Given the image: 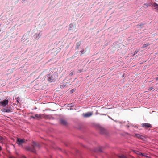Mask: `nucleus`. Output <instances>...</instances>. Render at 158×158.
<instances>
[{
	"label": "nucleus",
	"instance_id": "nucleus-1",
	"mask_svg": "<svg viewBox=\"0 0 158 158\" xmlns=\"http://www.w3.org/2000/svg\"><path fill=\"white\" fill-rule=\"evenodd\" d=\"M32 146V148L28 146L26 147V149L28 151L34 153H35L36 152V148L39 149L40 148V144L36 143L35 142H33Z\"/></svg>",
	"mask_w": 158,
	"mask_h": 158
},
{
	"label": "nucleus",
	"instance_id": "nucleus-2",
	"mask_svg": "<svg viewBox=\"0 0 158 158\" xmlns=\"http://www.w3.org/2000/svg\"><path fill=\"white\" fill-rule=\"evenodd\" d=\"M57 76V74L56 73H54L53 75L51 74L48 75L47 76L48 81L50 82L54 81Z\"/></svg>",
	"mask_w": 158,
	"mask_h": 158
},
{
	"label": "nucleus",
	"instance_id": "nucleus-3",
	"mask_svg": "<svg viewBox=\"0 0 158 158\" xmlns=\"http://www.w3.org/2000/svg\"><path fill=\"white\" fill-rule=\"evenodd\" d=\"M8 101L7 99H5L0 102V106L5 107L8 105Z\"/></svg>",
	"mask_w": 158,
	"mask_h": 158
},
{
	"label": "nucleus",
	"instance_id": "nucleus-4",
	"mask_svg": "<svg viewBox=\"0 0 158 158\" xmlns=\"http://www.w3.org/2000/svg\"><path fill=\"white\" fill-rule=\"evenodd\" d=\"M99 130L100 133L102 134L107 135V132L106 130L101 127H99Z\"/></svg>",
	"mask_w": 158,
	"mask_h": 158
},
{
	"label": "nucleus",
	"instance_id": "nucleus-5",
	"mask_svg": "<svg viewBox=\"0 0 158 158\" xmlns=\"http://www.w3.org/2000/svg\"><path fill=\"white\" fill-rule=\"evenodd\" d=\"M16 143L19 145H22L23 144L25 143V140L24 139L17 138Z\"/></svg>",
	"mask_w": 158,
	"mask_h": 158
},
{
	"label": "nucleus",
	"instance_id": "nucleus-6",
	"mask_svg": "<svg viewBox=\"0 0 158 158\" xmlns=\"http://www.w3.org/2000/svg\"><path fill=\"white\" fill-rule=\"evenodd\" d=\"M47 116H48L45 115H44V114H36L35 115V118L36 117L38 118H47Z\"/></svg>",
	"mask_w": 158,
	"mask_h": 158
},
{
	"label": "nucleus",
	"instance_id": "nucleus-7",
	"mask_svg": "<svg viewBox=\"0 0 158 158\" xmlns=\"http://www.w3.org/2000/svg\"><path fill=\"white\" fill-rule=\"evenodd\" d=\"M142 127L146 129H147L148 128H152V126L149 123H143L142 124Z\"/></svg>",
	"mask_w": 158,
	"mask_h": 158
},
{
	"label": "nucleus",
	"instance_id": "nucleus-8",
	"mask_svg": "<svg viewBox=\"0 0 158 158\" xmlns=\"http://www.w3.org/2000/svg\"><path fill=\"white\" fill-rule=\"evenodd\" d=\"M92 114L90 112H89L87 113L83 114V116L85 117H88L92 115Z\"/></svg>",
	"mask_w": 158,
	"mask_h": 158
},
{
	"label": "nucleus",
	"instance_id": "nucleus-9",
	"mask_svg": "<svg viewBox=\"0 0 158 158\" xmlns=\"http://www.w3.org/2000/svg\"><path fill=\"white\" fill-rule=\"evenodd\" d=\"M1 110L4 112L9 113L11 111L9 109H6L4 108H3Z\"/></svg>",
	"mask_w": 158,
	"mask_h": 158
},
{
	"label": "nucleus",
	"instance_id": "nucleus-10",
	"mask_svg": "<svg viewBox=\"0 0 158 158\" xmlns=\"http://www.w3.org/2000/svg\"><path fill=\"white\" fill-rule=\"evenodd\" d=\"M60 123L61 124L63 125H65L67 124V122L66 120L63 119H61L60 120Z\"/></svg>",
	"mask_w": 158,
	"mask_h": 158
},
{
	"label": "nucleus",
	"instance_id": "nucleus-11",
	"mask_svg": "<svg viewBox=\"0 0 158 158\" xmlns=\"http://www.w3.org/2000/svg\"><path fill=\"white\" fill-rule=\"evenodd\" d=\"M135 136L137 138L140 139H143V136L139 134H135Z\"/></svg>",
	"mask_w": 158,
	"mask_h": 158
},
{
	"label": "nucleus",
	"instance_id": "nucleus-12",
	"mask_svg": "<svg viewBox=\"0 0 158 158\" xmlns=\"http://www.w3.org/2000/svg\"><path fill=\"white\" fill-rule=\"evenodd\" d=\"M94 151L95 152H102L101 148L100 147H99L97 148H95L94 150Z\"/></svg>",
	"mask_w": 158,
	"mask_h": 158
},
{
	"label": "nucleus",
	"instance_id": "nucleus-13",
	"mask_svg": "<svg viewBox=\"0 0 158 158\" xmlns=\"http://www.w3.org/2000/svg\"><path fill=\"white\" fill-rule=\"evenodd\" d=\"M153 6L155 7V9L158 10V4L154 2L153 3Z\"/></svg>",
	"mask_w": 158,
	"mask_h": 158
},
{
	"label": "nucleus",
	"instance_id": "nucleus-14",
	"mask_svg": "<svg viewBox=\"0 0 158 158\" xmlns=\"http://www.w3.org/2000/svg\"><path fill=\"white\" fill-rule=\"evenodd\" d=\"M69 30L70 31L73 29L75 28V26L73 24H71L69 25Z\"/></svg>",
	"mask_w": 158,
	"mask_h": 158
},
{
	"label": "nucleus",
	"instance_id": "nucleus-15",
	"mask_svg": "<svg viewBox=\"0 0 158 158\" xmlns=\"http://www.w3.org/2000/svg\"><path fill=\"white\" fill-rule=\"evenodd\" d=\"M81 44V42L80 41L78 42L77 43V44H76V46L75 48L76 49H77L79 48V47L80 45Z\"/></svg>",
	"mask_w": 158,
	"mask_h": 158
},
{
	"label": "nucleus",
	"instance_id": "nucleus-16",
	"mask_svg": "<svg viewBox=\"0 0 158 158\" xmlns=\"http://www.w3.org/2000/svg\"><path fill=\"white\" fill-rule=\"evenodd\" d=\"M140 155L141 156H144V157H146L147 158H149V156H146V154L144 153H140Z\"/></svg>",
	"mask_w": 158,
	"mask_h": 158
},
{
	"label": "nucleus",
	"instance_id": "nucleus-17",
	"mask_svg": "<svg viewBox=\"0 0 158 158\" xmlns=\"http://www.w3.org/2000/svg\"><path fill=\"white\" fill-rule=\"evenodd\" d=\"M143 6H146V7H147L150 6V3H146L144 4Z\"/></svg>",
	"mask_w": 158,
	"mask_h": 158
},
{
	"label": "nucleus",
	"instance_id": "nucleus-18",
	"mask_svg": "<svg viewBox=\"0 0 158 158\" xmlns=\"http://www.w3.org/2000/svg\"><path fill=\"white\" fill-rule=\"evenodd\" d=\"M149 45V43H146V44H145L143 45V46H142V48H144L148 46Z\"/></svg>",
	"mask_w": 158,
	"mask_h": 158
},
{
	"label": "nucleus",
	"instance_id": "nucleus-19",
	"mask_svg": "<svg viewBox=\"0 0 158 158\" xmlns=\"http://www.w3.org/2000/svg\"><path fill=\"white\" fill-rule=\"evenodd\" d=\"M143 24L141 23V24H139L137 25V26L138 27H143Z\"/></svg>",
	"mask_w": 158,
	"mask_h": 158
},
{
	"label": "nucleus",
	"instance_id": "nucleus-20",
	"mask_svg": "<svg viewBox=\"0 0 158 158\" xmlns=\"http://www.w3.org/2000/svg\"><path fill=\"white\" fill-rule=\"evenodd\" d=\"M20 100V98H19V97L17 98H16V102H17V103H19V102Z\"/></svg>",
	"mask_w": 158,
	"mask_h": 158
},
{
	"label": "nucleus",
	"instance_id": "nucleus-21",
	"mask_svg": "<svg viewBox=\"0 0 158 158\" xmlns=\"http://www.w3.org/2000/svg\"><path fill=\"white\" fill-rule=\"evenodd\" d=\"M135 154H137V155H138V156H139V155H140V153H140V152H139V151H136L135 152Z\"/></svg>",
	"mask_w": 158,
	"mask_h": 158
},
{
	"label": "nucleus",
	"instance_id": "nucleus-22",
	"mask_svg": "<svg viewBox=\"0 0 158 158\" xmlns=\"http://www.w3.org/2000/svg\"><path fill=\"white\" fill-rule=\"evenodd\" d=\"M119 158H127V157L123 155H122L119 156Z\"/></svg>",
	"mask_w": 158,
	"mask_h": 158
},
{
	"label": "nucleus",
	"instance_id": "nucleus-23",
	"mask_svg": "<svg viewBox=\"0 0 158 158\" xmlns=\"http://www.w3.org/2000/svg\"><path fill=\"white\" fill-rule=\"evenodd\" d=\"M4 140V138L1 136H0V141L2 142Z\"/></svg>",
	"mask_w": 158,
	"mask_h": 158
},
{
	"label": "nucleus",
	"instance_id": "nucleus-24",
	"mask_svg": "<svg viewBox=\"0 0 158 158\" xmlns=\"http://www.w3.org/2000/svg\"><path fill=\"white\" fill-rule=\"evenodd\" d=\"M82 70H83V69H80V70H79L77 71V73H80L81 72H82Z\"/></svg>",
	"mask_w": 158,
	"mask_h": 158
},
{
	"label": "nucleus",
	"instance_id": "nucleus-25",
	"mask_svg": "<svg viewBox=\"0 0 158 158\" xmlns=\"http://www.w3.org/2000/svg\"><path fill=\"white\" fill-rule=\"evenodd\" d=\"M153 89V87H150L149 88L148 90H152Z\"/></svg>",
	"mask_w": 158,
	"mask_h": 158
},
{
	"label": "nucleus",
	"instance_id": "nucleus-26",
	"mask_svg": "<svg viewBox=\"0 0 158 158\" xmlns=\"http://www.w3.org/2000/svg\"><path fill=\"white\" fill-rule=\"evenodd\" d=\"M73 74V72H72L70 73H69V75L72 76V75Z\"/></svg>",
	"mask_w": 158,
	"mask_h": 158
},
{
	"label": "nucleus",
	"instance_id": "nucleus-27",
	"mask_svg": "<svg viewBox=\"0 0 158 158\" xmlns=\"http://www.w3.org/2000/svg\"><path fill=\"white\" fill-rule=\"evenodd\" d=\"M31 118H32L33 119H35V116H32L30 117Z\"/></svg>",
	"mask_w": 158,
	"mask_h": 158
},
{
	"label": "nucleus",
	"instance_id": "nucleus-28",
	"mask_svg": "<svg viewBox=\"0 0 158 158\" xmlns=\"http://www.w3.org/2000/svg\"><path fill=\"white\" fill-rule=\"evenodd\" d=\"M138 52V51L137 50V51H136L135 52V53H134V55H135Z\"/></svg>",
	"mask_w": 158,
	"mask_h": 158
},
{
	"label": "nucleus",
	"instance_id": "nucleus-29",
	"mask_svg": "<svg viewBox=\"0 0 158 158\" xmlns=\"http://www.w3.org/2000/svg\"><path fill=\"white\" fill-rule=\"evenodd\" d=\"M84 51V50H83V51H80V52H81V54H83L84 53V52H83Z\"/></svg>",
	"mask_w": 158,
	"mask_h": 158
},
{
	"label": "nucleus",
	"instance_id": "nucleus-30",
	"mask_svg": "<svg viewBox=\"0 0 158 158\" xmlns=\"http://www.w3.org/2000/svg\"><path fill=\"white\" fill-rule=\"evenodd\" d=\"M21 158H26L25 156H23L21 157Z\"/></svg>",
	"mask_w": 158,
	"mask_h": 158
},
{
	"label": "nucleus",
	"instance_id": "nucleus-31",
	"mask_svg": "<svg viewBox=\"0 0 158 158\" xmlns=\"http://www.w3.org/2000/svg\"><path fill=\"white\" fill-rule=\"evenodd\" d=\"M64 86H65V85H61V87L63 88V87H64Z\"/></svg>",
	"mask_w": 158,
	"mask_h": 158
},
{
	"label": "nucleus",
	"instance_id": "nucleus-32",
	"mask_svg": "<svg viewBox=\"0 0 158 158\" xmlns=\"http://www.w3.org/2000/svg\"><path fill=\"white\" fill-rule=\"evenodd\" d=\"M155 79L156 81H158V77H156V78H155Z\"/></svg>",
	"mask_w": 158,
	"mask_h": 158
},
{
	"label": "nucleus",
	"instance_id": "nucleus-33",
	"mask_svg": "<svg viewBox=\"0 0 158 158\" xmlns=\"http://www.w3.org/2000/svg\"><path fill=\"white\" fill-rule=\"evenodd\" d=\"M74 90H72L71 91V92H72V93H73V92H74Z\"/></svg>",
	"mask_w": 158,
	"mask_h": 158
},
{
	"label": "nucleus",
	"instance_id": "nucleus-34",
	"mask_svg": "<svg viewBox=\"0 0 158 158\" xmlns=\"http://www.w3.org/2000/svg\"><path fill=\"white\" fill-rule=\"evenodd\" d=\"M9 158H15V157H14L12 156H10L9 157Z\"/></svg>",
	"mask_w": 158,
	"mask_h": 158
},
{
	"label": "nucleus",
	"instance_id": "nucleus-35",
	"mask_svg": "<svg viewBox=\"0 0 158 158\" xmlns=\"http://www.w3.org/2000/svg\"><path fill=\"white\" fill-rule=\"evenodd\" d=\"M2 150V148L1 146H0V151Z\"/></svg>",
	"mask_w": 158,
	"mask_h": 158
},
{
	"label": "nucleus",
	"instance_id": "nucleus-36",
	"mask_svg": "<svg viewBox=\"0 0 158 158\" xmlns=\"http://www.w3.org/2000/svg\"><path fill=\"white\" fill-rule=\"evenodd\" d=\"M70 110H72V108H70Z\"/></svg>",
	"mask_w": 158,
	"mask_h": 158
},
{
	"label": "nucleus",
	"instance_id": "nucleus-37",
	"mask_svg": "<svg viewBox=\"0 0 158 158\" xmlns=\"http://www.w3.org/2000/svg\"><path fill=\"white\" fill-rule=\"evenodd\" d=\"M71 106V107H72V105H71V106Z\"/></svg>",
	"mask_w": 158,
	"mask_h": 158
}]
</instances>
